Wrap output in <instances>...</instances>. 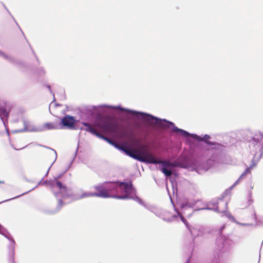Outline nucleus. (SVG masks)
Segmentation results:
<instances>
[{
  "mask_svg": "<svg viewBox=\"0 0 263 263\" xmlns=\"http://www.w3.org/2000/svg\"><path fill=\"white\" fill-rule=\"evenodd\" d=\"M115 185L110 183L109 185L105 186L104 185H99L96 186L95 189L98 192V193H85L82 196V198L87 197H98L102 198L110 197V192L115 188Z\"/></svg>",
  "mask_w": 263,
  "mask_h": 263,
  "instance_id": "obj_1",
  "label": "nucleus"
},
{
  "mask_svg": "<svg viewBox=\"0 0 263 263\" xmlns=\"http://www.w3.org/2000/svg\"><path fill=\"white\" fill-rule=\"evenodd\" d=\"M116 147H118L120 149L124 152L127 155L130 157L138 160L137 159L134 157V156H137L138 157H147V156H153L147 149L146 147L144 145H141L137 148H133L129 149L126 148L124 146L116 145Z\"/></svg>",
  "mask_w": 263,
  "mask_h": 263,
  "instance_id": "obj_2",
  "label": "nucleus"
},
{
  "mask_svg": "<svg viewBox=\"0 0 263 263\" xmlns=\"http://www.w3.org/2000/svg\"><path fill=\"white\" fill-rule=\"evenodd\" d=\"M97 126L104 132L112 133L116 132L118 128L117 121L111 117H106L103 121L96 124Z\"/></svg>",
  "mask_w": 263,
  "mask_h": 263,
  "instance_id": "obj_3",
  "label": "nucleus"
},
{
  "mask_svg": "<svg viewBox=\"0 0 263 263\" xmlns=\"http://www.w3.org/2000/svg\"><path fill=\"white\" fill-rule=\"evenodd\" d=\"M134 157L137 159L138 161L141 162H148L153 164L162 163L163 165V167H168L170 166H175L174 164L170 162L169 161H158L153 156L148 155L146 158L134 156Z\"/></svg>",
  "mask_w": 263,
  "mask_h": 263,
  "instance_id": "obj_4",
  "label": "nucleus"
},
{
  "mask_svg": "<svg viewBox=\"0 0 263 263\" xmlns=\"http://www.w3.org/2000/svg\"><path fill=\"white\" fill-rule=\"evenodd\" d=\"M119 187L121 191L125 193L126 195L124 196H118L117 197L118 199H125L127 198V195L130 194L132 192V183L126 182H121L119 183Z\"/></svg>",
  "mask_w": 263,
  "mask_h": 263,
  "instance_id": "obj_5",
  "label": "nucleus"
},
{
  "mask_svg": "<svg viewBox=\"0 0 263 263\" xmlns=\"http://www.w3.org/2000/svg\"><path fill=\"white\" fill-rule=\"evenodd\" d=\"M75 119L73 117L66 116L61 121L62 125L68 128L73 129L74 127Z\"/></svg>",
  "mask_w": 263,
  "mask_h": 263,
  "instance_id": "obj_6",
  "label": "nucleus"
},
{
  "mask_svg": "<svg viewBox=\"0 0 263 263\" xmlns=\"http://www.w3.org/2000/svg\"><path fill=\"white\" fill-rule=\"evenodd\" d=\"M83 125L85 126L84 129L86 131L89 132L98 137V134H99V133L98 132H97L89 124L84 123H83Z\"/></svg>",
  "mask_w": 263,
  "mask_h": 263,
  "instance_id": "obj_7",
  "label": "nucleus"
},
{
  "mask_svg": "<svg viewBox=\"0 0 263 263\" xmlns=\"http://www.w3.org/2000/svg\"><path fill=\"white\" fill-rule=\"evenodd\" d=\"M56 186L58 187L61 193L66 194L67 193L68 189L67 186L62 184L60 181H57L55 183Z\"/></svg>",
  "mask_w": 263,
  "mask_h": 263,
  "instance_id": "obj_8",
  "label": "nucleus"
},
{
  "mask_svg": "<svg viewBox=\"0 0 263 263\" xmlns=\"http://www.w3.org/2000/svg\"><path fill=\"white\" fill-rule=\"evenodd\" d=\"M9 115V112L5 107H0V116L3 117H7Z\"/></svg>",
  "mask_w": 263,
  "mask_h": 263,
  "instance_id": "obj_9",
  "label": "nucleus"
},
{
  "mask_svg": "<svg viewBox=\"0 0 263 263\" xmlns=\"http://www.w3.org/2000/svg\"><path fill=\"white\" fill-rule=\"evenodd\" d=\"M174 131L180 133L182 136L184 137H187L190 135L189 133H187V132L183 129H179L177 127H175L174 128Z\"/></svg>",
  "mask_w": 263,
  "mask_h": 263,
  "instance_id": "obj_10",
  "label": "nucleus"
},
{
  "mask_svg": "<svg viewBox=\"0 0 263 263\" xmlns=\"http://www.w3.org/2000/svg\"><path fill=\"white\" fill-rule=\"evenodd\" d=\"M161 172L164 173L166 176H171L172 174V172L171 170H167L166 168L163 167L161 169Z\"/></svg>",
  "mask_w": 263,
  "mask_h": 263,
  "instance_id": "obj_11",
  "label": "nucleus"
},
{
  "mask_svg": "<svg viewBox=\"0 0 263 263\" xmlns=\"http://www.w3.org/2000/svg\"><path fill=\"white\" fill-rule=\"evenodd\" d=\"M44 127L47 129H51L55 128V126L52 123H47L44 125Z\"/></svg>",
  "mask_w": 263,
  "mask_h": 263,
  "instance_id": "obj_12",
  "label": "nucleus"
},
{
  "mask_svg": "<svg viewBox=\"0 0 263 263\" xmlns=\"http://www.w3.org/2000/svg\"><path fill=\"white\" fill-rule=\"evenodd\" d=\"M251 168H252V167L247 168L246 169L245 171L244 172V173H243L240 176L239 180L242 178L245 175L250 174L251 173V171H250Z\"/></svg>",
  "mask_w": 263,
  "mask_h": 263,
  "instance_id": "obj_13",
  "label": "nucleus"
},
{
  "mask_svg": "<svg viewBox=\"0 0 263 263\" xmlns=\"http://www.w3.org/2000/svg\"><path fill=\"white\" fill-rule=\"evenodd\" d=\"M98 137L105 140V141H107L110 144H113V142L111 141V140L109 138L104 136L103 135H101L100 133L98 134Z\"/></svg>",
  "mask_w": 263,
  "mask_h": 263,
  "instance_id": "obj_14",
  "label": "nucleus"
},
{
  "mask_svg": "<svg viewBox=\"0 0 263 263\" xmlns=\"http://www.w3.org/2000/svg\"><path fill=\"white\" fill-rule=\"evenodd\" d=\"M143 118L146 120H148L149 121H151V120H157L156 118L154 117L153 116L151 115H144L143 117Z\"/></svg>",
  "mask_w": 263,
  "mask_h": 263,
  "instance_id": "obj_15",
  "label": "nucleus"
},
{
  "mask_svg": "<svg viewBox=\"0 0 263 263\" xmlns=\"http://www.w3.org/2000/svg\"><path fill=\"white\" fill-rule=\"evenodd\" d=\"M210 138V136L209 135H205L203 138H202L203 139V140H204L205 141V142L206 143H208V144H212V143L210 142H209L208 141V139Z\"/></svg>",
  "mask_w": 263,
  "mask_h": 263,
  "instance_id": "obj_16",
  "label": "nucleus"
},
{
  "mask_svg": "<svg viewBox=\"0 0 263 263\" xmlns=\"http://www.w3.org/2000/svg\"><path fill=\"white\" fill-rule=\"evenodd\" d=\"M64 205V203L63 202V201L61 200H59L58 201V210H59Z\"/></svg>",
  "mask_w": 263,
  "mask_h": 263,
  "instance_id": "obj_17",
  "label": "nucleus"
},
{
  "mask_svg": "<svg viewBox=\"0 0 263 263\" xmlns=\"http://www.w3.org/2000/svg\"><path fill=\"white\" fill-rule=\"evenodd\" d=\"M180 216V218H181V220H182V221L186 226H187V220L185 219V218L181 215V214H179Z\"/></svg>",
  "mask_w": 263,
  "mask_h": 263,
  "instance_id": "obj_18",
  "label": "nucleus"
},
{
  "mask_svg": "<svg viewBox=\"0 0 263 263\" xmlns=\"http://www.w3.org/2000/svg\"><path fill=\"white\" fill-rule=\"evenodd\" d=\"M193 137L195 139H197V140H199V141H203V139L202 138L200 137L199 136H198V135H194L193 136Z\"/></svg>",
  "mask_w": 263,
  "mask_h": 263,
  "instance_id": "obj_19",
  "label": "nucleus"
},
{
  "mask_svg": "<svg viewBox=\"0 0 263 263\" xmlns=\"http://www.w3.org/2000/svg\"><path fill=\"white\" fill-rule=\"evenodd\" d=\"M159 122H161V121H159V122H156V123H157V124H160V123Z\"/></svg>",
  "mask_w": 263,
  "mask_h": 263,
  "instance_id": "obj_20",
  "label": "nucleus"
},
{
  "mask_svg": "<svg viewBox=\"0 0 263 263\" xmlns=\"http://www.w3.org/2000/svg\"><path fill=\"white\" fill-rule=\"evenodd\" d=\"M0 183H4V181H0Z\"/></svg>",
  "mask_w": 263,
  "mask_h": 263,
  "instance_id": "obj_21",
  "label": "nucleus"
},
{
  "mask_svg": "<svg viewBox=\"0 0 263 263\" xmlns=\"http://www.w3.org/2000/svg\"><path fill=\"white\" fill-rule=\"evenodd\" d=\"M253 140H255V141H256V139H255V138H253Z\"/></svg>",
  "mask_w": 263,
  "mask_h": 263,
  "instance_id": "obj_22",
  "label": "nucleus"
},
{
  "mask_svg": "<svg viewBox=\"0 0 263 263\" xmlns=\"http://www.w3.org/2000/svg\"><path fill=\"white\" fill-rule=\"evenodd\" d=\"M239 181V180H237V181H236V183H237V182Z\"/></svg>",
  "mask_w": 263,
  "mask_h": 263,
  "instance_id": "obj_23",
  "label": "nucleus"
},
{
  "mask_svg": "<svg viewBox=\"0 0 263 263\" xmlns=\"http://www.w3.org/2000/svg\"><path fill=\"white\" fill-rule=\"evenodd\" d=\"M239 181V180H237V181H236V183H237V182Z\"/></svg>",
  "mask_w": 263,
  "mask_h": 263,
  "instance_id": "obj_24",
  "label": "nucleus"
},
{
  "mask_svg": "<svg viewBox=\"0 0 263 263\" xmlns=\"http://www.w3.org/2000/svg\"><path fill=\"white\" fill-rule=\"evenodd\" d=\"M239 181V180H237V181H236V183H237V182Z\"/></svg>",
  "mask_w": 263,
  "mask_h": 263,
  "instance_id": "obj_25",
  "label": "nucleus"
},
{
  "mask_svg": "<svg viewBox=\"0 0 263 263\" xmlns=\"http://www.w3.org/2000/svg\"><path fill=\"white\" fill-rule=\"evenodd\" d=\"M213 263H217V261H215V262H213Z\"/></svg>",
  "mask_w": 263,
  "mask_h": 263,
  "instance_id": "obj_26",
  "label": "nucleus"
}]
</instances>
